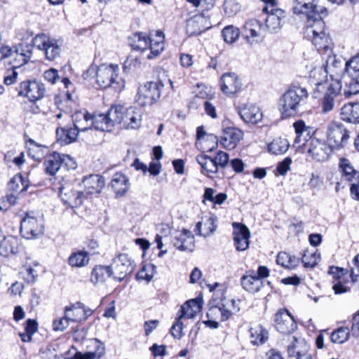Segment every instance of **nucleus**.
<instances>
[{"label": "nucleus", "mask_w": 359, "mask_h": 359, "mask_svg": "<svg viewBox=\"0 0 359 359\" xmlns=\"http://www.w3.org/2000/svg\"><path fill=\"white\" fill-rule=\"evenodd\" d=\"M172 243L180 251L191 252L194 248V236L190 231L184 229L175 233Z\"/></svg>", "instance_id": "nucleus-22"}, {"label": "nucleus", "mask_w": 359, "mask_h": 359, "mask_svg": "<svg viewBox=\"0 0 359 359\" xmlns=\"http://www.w3.org/2000/svg\"><path fill=\"white\" fill-rule=\"evenodd\" d=\"M62 154L53 152L46 156L43 165L46 174L54 175L62 166Z\"/></svg>", "instance_id": "nucleus-38"}, {"label": "nucleus", "mask_w": 359, "mask_h": 359, "mask_svg": "<svg viewBox=\"0 0 359 359\" xmlns=\"http://www.w3.org/2000/svg\"><path fill=\"white\" fill-rule=\"evenodd\" d=\"M318 87L325 88L324 97L322 100L321 107L322 113L326 114L332 111L334 106V97L339 95L341 90V83L339 79H334L332 81L326 80L324 83H318Z\"/></svg>", "instance_id": "nucleus-13"}, {"label": "nucleus", "mask_w": 359, "mask_h": 359, "mask_svg": "<svg viewBox=\"0 0 359 359\" xmlns=\"http://www.w3.org/2000/svg\"><path fill=\"white\" fill-rule=\"evenodd\" d=\"M22 278L27 283H34L38 276L36 271L31 266H25L22 271H21Z\"/></svg>", "instance_id": "nucleus-55"}, {"label": "nucleus", "mask_w": 359, "mask_h": 359, "mask_svg": "<svg viewBox=\"0 0 359 359\" xmlns=\"http://www.w3.org/2000/svg\"><path fill=\"white\" fill-rule=\"evenodd\" d=\"M293 127L297 134L294 144L297 147L305 145L309 155L317 161L323 162L329 158L332 149L324 140L311 137L308 140L311 128L306 126L304 121L299 120L294 122Z\"/></svg>", "instance_id": "nucleus-1"}, {"label": "nucleus", "mask_w": 359, "mask_h": 359, "mask_svg": "<svg viewBox=\"0 0 359 359\" xmlns=\"http://www.w3.org/2000/svg\"><path fill=\"white\" fill-rule=\"evenodd\" d=\"M357 175V178L352 182L350 191L352 197L355 200H359V174Z\"/></svg>", "instance_id": "nucleus-64"}, {"label": "nucleus", "mask_w": 359, "mask_h": 359, "mask_svg": "<svg viewBox=\"0 0 359 359\" xmlns=\"http://www.w3.org/2000/svg\"><path fill=\"white\" fill-rule=\"evenodd\" d=\"M276 263L285 269H293L298 266L299 259L285 252H280L277 255Z\"/></svg>", "instance_id": "nucleus-45"}, {"label": "nucleus", "mask_w": 359, "mask_h": 359, "mask_svg": "<svg viewBox=\"0 0 359 359\" xmlns=\"http://www.w3.org/2000/svg\"><path fill=\"white\" fill-rule=\"evenodd\" d=\"M276 330L284 334L292 332L297 328L293 316L287 309L279 310L275 317Z\"/></svg>", "instance_id": "nucleus-19"}, {"label": "nucleus", "mask_w": 359, "mask_h": 359, "mask_svg": "<svg viewBox=\"0 0 359 359\" xmlns=\"http://www.w3.org/2000/svg\"><path fill=\"white\" fill-rule=\"evenodd\" d=\"M122 119L121 128L127 130H137L142 124V114L135 107L125 108Z\"/></svg>", "instance_id": "nucleus-23"}, {"label": "nucleus", "mask_w": 359, "mask_h": 359, "mask_svg": "<svg viewBox=\"0 0 359 359\" xmlns=\"http://www.w3.org/2000/svg\"><path fill=\"white\" fill-rule=\"evenodd\" d=\"M240 299H222V302L217 306H211L208 312V317H217L219 316L222 321H226L230 318L233 314H236L240 311Z\"/></svg>", "instance_id": "nucleus-12"}, {"label": "nucleus", "mask_w": 359, "mask_h": 359, "mask_svg": "<svg viewBox=\"0 0 359 359\" xmlns=\"http://www.w3.org/2000/svg\"><path fill=\"white\" fill-rule=\"evenodd\" d=\"M81 130L77 129L75 126L70 128H57L56 130L58 140L64 144H69L74 142Z\"/></svg>", "instance_id": "nucleus-44"}, {"label": "nucleus", "mask_w": 359, "mask_h": 359, "mask_svg": "<svg viewBox=\"0 0 359 359\" xmlns=\"http://www.w3.org/2000/svg\"><path fill=\"white\" fill-rule=\"evenodd\" d=\"M327 15L316 12L306 16L307 22L304 36L312 42L318 51H331L332 42L325 32V25L323 20Z\"/></svg>", "instance_id": "nucleus-2"}, {"label": "nucleus", "mask_w": 359, "mask_h": 359, "mask_svg": "<svg viewBox=\"0 0 359 359\" xmlns=\"http://www.w3.org/2000/svg\"><path fill=\"white\" fill-rule=\"evenodd\" d=\"M196 161L201 167V173L208 177H212V175L218 172L214 159L207 155L198 156Z\"/></svg>", "instance_id": "nucleus-37"}, {"label": "nucleus", "mask_w": 359, "mask_h": 359, "mask_svg": "<svg viewBox=\"0 0 359 359\" xmlns=\"http://www.w3.org/2000/svg\"><path fill=\"white\" fill-rule=\"evenodd\" d=\"M346 71L348 75L359 78V56L353 57L346 62Z\"/></svg>", "instance_id": "nucleus-54"}, {"label": "nucleus", "mask_w": 359, "mask_h": 359, "mask_svg": "<svg viewBox=\"0 0 359 359\" xmlns=\"http://www.w3.org/2000/svg\"><path fill=\"white\" fill-rule=\"evenodd\" d=\"M82 182L88 194H100L104 186V177L99 175L84 177Z\"/></svg>", "instance_id": "nucleus-32"}, {"label": "nucleus", "mask_w": 359, "mask_h": 359, "mask_svg": "<svg viewBox=\"0 0 359 359\" xmlns=\"http://www.w3.org/2000/svg\"><path fill=\"white\" fill-rule=\"evenodd\" d=\"M309 345L303 339L292 337L290 345L287 346V355L289 357H296V359H302L308 356Z\"/></svg>", "instance_id": "nucleus-29"}, {"label": "nucleus", "mask_w": 359, "mask_h": 359, "mask_svg": "<svg viewBox=\"0 0 359 359\" xmlns=\"http://www.w3.org/2000/svg\"><path fill=\"white\" fill-rule=\"evenodd\" d=\"M217 217L214 215H205L198 222L195 231L201 236H208L215 232L217 228Z\"/></svg>", "instance_id": "nucleus-30"}, {"label": "nucleus", "mask_w": 359, "mask_h": 359, "mask_svg": "<svg viewBox=\"0 0 359 359\" xmlns=\"http://www.w3.org/2000/svg\"><path fill=\"white\" fill-rule=\"evenodd\" d=\"M241 118L245 122L256 124L262 119V113L255 104H246L239 111Z\"/></svg>", "instance_id": "nucleus-31"}, {"label": "nucleus", "mask_w": 359, "mask_h": 359, "mask_svg": "<svg viewBox=\"0 0 359 359\" xmlns=\"http://www.w3.org/2000/svg\"><path fill=\"white\" fill-rule=\"evenodd\" d=\"M224 40L228 43H233L238 40L240 31L237 27L233 25L225 27L222 32Z\"/></svg>", "instance_id": "nucleus-50"}, {"label": "nucleus", "mask_w": 359, "mask_h": 359, "mask_svg": "<svg viewBox=\"0 0 359 359\" xmlns=\"http://www.w3.org/2000/svg\"><path fill=\"white\" fill-rule=\"evenodd\" d=\"M224 13L228 16H233L240 11V6L236 0H224Z\"/></svg>", "instance_id": "nucleus-56"}, {"label": "nucleus", "mask_w": 359, "mask_h": 359, "mask_svg": "<svg viewBox=\"0 0 359 359\" xmlns=\"http://www.w3.org/2000/svg\"><path fill=\"white\" fill-rule=\"evenodd\" d=\"M355 268L351 269L350 276L352 282L358 284L359 288V254L354 258Z\"/></svg>", "instance_id": "nucleus-63"}, {"label": "nucleus", "mask_w": 359, "mask_h": 359, "mask_svg": "<svg viewBox=\"0 0 359 359\" xmlns=\"http://www.w3.org/2000/svg\"><path fill=\"white\" fill-rule=\"evenodd\" d=\"M293 11L296 14H305L306 16L319 12L328 15L327 8L318 4V0H294Z\"/></svg>", "instance_id": "nucleus-18"}, {"label": "nucleus", "mask_w": 359, "mask_h": 359, "mask_svg": "<svg viewBox=\"0 0 359 359\" xmlns=\"http://www.w3.org/2000/svg\"><path fill=\"white\" fill-rule=\"evenodd\" d=\"M205 11L203 9L201 13L194 15L187 21V32L189 36L199 35L211 27V22Z\"/></svg>", "instance_id": "nucleus-17"}, {"label": "nucleus", "mask_w": 359, "mask_h": 359, "mask_svg": "<svg viewBox=\"0 0 359 359\" xmlns=\"http://www.w3.org/2000/svg\"><path fill=\"white\" fill-rule=\"evenodd\" d=\"M350 335V330L346 327H341L332 332L330 339L333 343L342 344L346 341Z\"/></svg>", "instance_id": "nucleus-51"}, {"label": "nucleus", "mask_w": 359, "mask_h": 359, "mask_svg": "<svg viewBox=\"0 0 359 359\" xmlns=\"http://www.w3.org/2000/svg\"><path fill=\"white\" fill-rule=\"evenodd\" d=\"M292 159L290 157H286L284 160L280 162L277 167L276 170L280 175H285L288 170L290 169L292 164Z\"/></svg>", "instance_id": "nucleus-61"}, {"label": "nucleus", "mask_w": 359, "mask_h": 359, "mask_svg": "<svg viewBox=\"0 0 359 359\" xmlns=\"http://www.w3.org/2000/svg\"><path fill=\"white\" fill-rule=\"evenodd\" d=\"M95 351H89L84 354L77 352L72 359H99L104 355L105 347L103 343L95 339L93 341Z\"/></svg>", "instance_id": "nucleus-40"}, {"label": "nucleus", "mask_w": 359, "mask_h": 359, "mask_svg": "<svg viewBox=\"0 0 359 359\" xmlns=\"http://www.w3.org/2000/svg\"><path fill=\"white\" fill-rule=\"evenodd\" d=\"M33 45H29L28 43L25 44H19V46L16 48L15 53L17 54H20L23 57V60L25 62H27L31 57L32 55V48Z\"/></svg>", "instance_id": "nucleus-57"}, {"label": "nucleus", "mask_w": 359, "mask_h": 359, "mask_svg": "<svg viewBox=\"0 0 359 359\" xmlns=\"http://www.w3.org/2000/svg\"><path fill=\"white\" fill-rule=\"evenodd\" d=\"M60 197L65 204L72 208H77L83 203L82 191H74L66 187L60 189Z\"/></svg>", "instance_id": "nucleus-28"}, {"label": "nucleus", "mask_w": 359, "mask_h": 359, "mask_svg": "<svg viewBox=\"0 0 359 359\" xmlns=\"http://www.w3.org/2000/svg\"><path fill=\"white\" fill-rule=\"evenodd\" d=\"M124 109L125 107L121 105H113L106 114H97L96 130L110 131L115 125L121 126Z\"/></svg>", "instance_id": "nucleus-9"}, {"label": "nucleus", "mask_w": 359, "mask_h": 359, "mask_svg": "<svg viewBox=\"0 0 359 359\" xmlns=\"http://www.w3.org/2000/svg\"><path fill=\"white\" fill-rule=\"evenodd\" d=\"M243 131L233 127H228L223 131V135L221 138V144L227 149H234L237 144L243 138Z\"/></svg>", "instance_id": "nucleus-26"}, {"label": "nucleus", "mask_w": 359, "mask_h": 359, "mask_svg": "<svg viewBox=\"0 0 359 359\" xmlns=\"http://www.w3.org/2000/svg\"><path fill=\"white\" fill-rule=\"evenodd\" d=\"M326 137L332 150L344 148L350 139V132L339 121H331L327 126Z\"/></svg>", "instance_id": "nucleus-6"}, {"label": "nucleus", "mask_w": 359, "mask_h": 359, "mask_svg": "<svg viewBox=\"0 0 359 359\" xmlns=\"http://www.w3.org/2000/svg\"><path fill=\"white\" fill-rule=\"evenodd\" d=\"M28 154L33 159L40 161L48 152V147L38 144L34 140L27 141Z\"/></svg>", "instance_id": "nucleus-41"}, {"label": "nucleus", "mask_w": 359, "mask_h": 359, "mask_svg": "<svg viewBox=\"0 0 359 359\" xmlns=\"http://www.w3.org/2000/svg\"><path fill=\"white\" fill-rule=\"evenodd\" d=\"M341 119L347 123H359V102L345 104L341 109Z\"/></svg>", "instance_id": "nucleus-34"}, {"label": "nucleus", "mask_w": 359, "mask_h": 359, "mask_svg": "<svg viewBox=\"0 0 359 359\" xmlns=\"http://www.w3.org/2000/svg\"><path fill=\"white\" fill-rule=\"evenodd\" d=\"M118 65H102L100 67L90 66L83 73V77L87 79L96 76L97 85L102 88L111 87L116 90H121L124 88V81L118 76Z\"/></svg>", "instance_id": "nucleus-4"}, {"label": "nucleus", "mask_w": 359, "mask_h": 359, "mask_svg": "<svg viewBox=\"0 0 359 359\" xmlns=\"http://www.w3.org/2000/svg\"><path fill=\"white\" fill-rule=\"evenodd\" d=\"M344 95L346 97H350L359 93V78L348 75L347 72L344 74Z\"/></svg>", "instance_id": "nucleus-39"}, {"label": "nucleus", "mask_w": 359, "mask_h": 359, "mask_svg": "<svg viewBox=\"0 0 359 359\" xmlns=\"http://www.w3.org/2000/svg\"><path fill=\"white\" fill-rule=\"evenodd\" d=\"M233 231V242L238 251H244L249 247L250 232L249 229L243 224L233 222L232 224Z\"/></svg>", "instance_id": "nucleus-20"}, {"label": "nucleus", "mask_w": 359, "mask_h": 359, "mask_svg": "<svg viewBox=\"0 0 359 359\" xmlns=\"http://www.w3.org/2000/svg\"><path fill=\"white\" fill-rule=\"evenodd\" d=\"M111 187L116 196H123L130 188L129 180L124 174L116 172L111 181Z\"/></svg>", "instance_id": "nucleus-33"}, {"label": "nucleus", "mask_w": 359, "mask_h": 359, "mask_svg": "<svg viewBox=\"0 0 359 359\" xmlns=\"http://www.w3.org/2000/svg\"><path fill=\"white\" fill-rule=\"evenodd\" d=\"M339 167L342 172V177L347 181L352 182L357 178L359 172L356 171L347 158L340 159Z\"/></svg>", "instance_id": "nucleus-47"}, {"label": "nucleus", "mask_w": 359, "mask_h": 359, "mask_svg": "<svg viewBox=\"0 0 359 359\" xmlns=\"http://www.w3.org/2000/svg\"><path fill=\"white\" fill-rule=\"evenodd\" d=\"M241 285L243 289L250 293L260 291L264 286V281L257 276L256 271L249 270L241 277Z\"/></svg>", "instance_id": "nucleus-24"}, {"label": "nucleus", "mask_w": 359, "mask_h": 359, "mask_svg": "<svg viewBox=\"0 0 359 359\" xmlns=\"http://www.w3.org/2000/svg\"><path fill=\"white\" fill-rule=\"evenodd\" d=\"M229 156L227 153L219 151L217 152L215 157L212 158L214 159L217 168H219V167L224 168L229 163Z\"/></svg>", "instance_id": "nucleus-58"}, {"label": "nucleus", "mask_w": 359, "mask_h": 359, "mask_svg": "<svg viewBox=\"0 0 359 359\" xmlns=\"http://www.w3.org/2000/svg\"><path fill=\"white\" fill-rule=\"evenodd\" d=\"M290 144L287 139L278 137L268 144V149L271 154L278 155L285 153L288 150Z\"/></svg>", "instance_id": "nucleus-46"}, {"label": "nucleus", "mask_w": 359, "mask_h": 359, "mask_svg": "<svg viewBox=\"0 0 359 359\" xmlns=\"http://www.w3.org/2000/svg\"><path fill=\"white\" fill-rule=\"evenodd\" d=\"M163 84L159 82L150 81L139 88L137 102L142 107L150 106L156 102L161 96Z\"/></svg>", "instance_id": "nucleus-11"}, {"label": "nucleus", "mask_w": 359, "mask_h": 359, "mask_svg": "<svg viewBox=\"0 0 359 359\" xmlns=\"http://www.w3.org/2000/svg\"><path fill=\"white\" fill-rule=\"evenodd\" d=\"M32 45L43 52L47 60L53 61L60 54L62 43L59 40L42 33L36 35L32 39Z\"/></svg>", "instance_id": "nucleus-7"}, {"label": "nucleus", "mask_w": 359, "mask_h": 359, "mask_svg": "<svg viewBox=\"0 0 359 359\" xmlns=\"http://www.w3.org/2000/svg\"><path fill=\"white\" fill-rule=\"evenodd\" d=\"M43 78L49 83L54 84L60 79L58 72L57 69L51 68L43 73Z\"/></svg>", "instance_id": "nucleus-62"}, {"label": "nucleus", "mask_w": 359, "mask_h": 359, "mask_svg": "<svg viewBox=\"0 0 359 359\" xmlns=\"http://www.w3.org/2000/svg\"><path fill=\"white\" fill-rule=\"evenodd\" d=\"M243 33L247 40L254 39L265 34V28L260 21L252 19L245 22Z\"/></svg>", "instance_id": "nucleus-35"}, {"label": "nucleus", "mask_w": 359, "mask_h": 359, "mask_svg": "<svg viewBox=\"0 0 359 359\" xmlns=\"http://www.w3.org/2000/svg\"><path fill=\"white\" fill-rule=\"evenodd\" d=\"M320 259V254L316 251L306 250L302 257V262L305 268H314Z\"/></svg>", "instance_id": "nucleus-48"}, {"label": "nucleus", "mask_w": 359, "mask_h": 359, "mask_svg": "<svg viewBox=\"0 0 359 359\" xmlns=\"http://www.w3.org/2000/svg\"><path fill=\"white\" fill-rule=\"evenodd\" d=\"M111 273L113 274V278L121 281L124 278L131 273L135 269V264L134 261L126 253L120 254L115 257L111 265Z\"/></svg>", "instance_id": "nucleus-14"}, {"label": "nucleus", "mask_w": 359, "mask_h": 359, "mask_svg": "<svg viewBox=\"0 0 359 359\" xmlns=\"http://www.w3.org/2000/svg\"><path fill=\"white\" fill-rule=\"evenodd\" d=\"M69 320L65 318H56L53 321V330L55 332H62L69 326Z\"/></svg>", "instance_id": "nucleus-60"}, {"label": "nucleus", "mask_w": 359, "mask_h": 359, "mask_svg": "<svg viewBox=\"0 0 359 359\" xmlns=\"http://www.w3.org/2000/svg\"><path fill=\"white\" fill-rule=\"evenodd\" d=\"M266 6L262 9L264 13L266 14L265 19V31L273 33L278 32L281 27V19L284 18L283 10L276 7L275 0H263Z\"/></svg>", "instance_id": "nucleus-10"}, {"label": "nucleus", "mask_w": 359, "mask_h": 359, "mask_svg": "<svg viewBox=\"0 0 359 359\" xmlns=\"http://www.w3.org/2000/svg\"><path fill=\"white\" fill-rule=\"evenodd\" d=\"M267 332L262 327L251 328V342L255 345L262 344L267 339Z\"/></svg>", "instance_id": "nucleus-49"}, {"label": "nucleus", "mask_w": 359, "mask_h": 359, "mask_svg": "<svg viewBox=\"0 0 359 359\" xmlns=\"http://www.w3.org/2000/svg\"><path fill=\"white\" fill-rule=\"evenodd\" d=\"M65 318L71 322L79 323L87 319L91 311H86L83 304L77 302L65 308Z\"/></svg>", "instance_id": "nucleus-27"}, {"label": "nucleus", "mask_w": 359, "mask_h": 359, "mask_svg": "<svg viewBox=\"0 0 359 359\" xmlns=\"http://www.w3.org/2000/svg\"><path fill=\"white\" fill-rule=\"evenodd\" d=\"M202 309L200 299H190L181 306V318H193Z\"/></svg>", "instance_id": "nucleus-36"}, {"label": "nucleus", "mask_w": 359, "mask_h": 359, "mask_svg": "<svg viewBox=\"0 0 359 359\" xmlns=\"http://www.w3.org/2000/svg\"><path fill=\"white\" fill-rule=\"evenodd\" d=\"M89 252L83 250L73 252L69 257L68 263L72 267H84L89 263Z\"/></svg>", "instance_id": "nucleus-42"}, {"label": "nucleus", "mask_w": 359, "mask_h": 359, "mask_svg": "<svg viewBox=\"0 0 359 359\" xmlns=\"http://www.w3.org/2000/svg\"><path fill=\"white\" fill-rule=\"evenodd\" d=\"M18 95L35 102L43 97L46 88L44 84L37 81H25L20 83L18 88Z\"/></svg>", "instance_id": "nucleus-15"}, {"label": "nucleus", "mask_w": 359, "mask_h": 359, "mask_svg": "<svg viewBox=\"0 0 359 359\" xmlns=\"http://www.w3.org/2000/svg\"><path fill=\"white\" fill-rule=\"evenodd\" d=\"M309 97L307 90L299 85H291L279 100V110L283 118L293 117L303 109Z\"/></svg>", "instance_id": "nucleus-3"}, {"label": "nucleus", "mask_w": 359, "mask_h": 359, "mask_svg": "<svg viewBox=\"0 0 359 359\" xmlns=\"http://www.w3.org/2000/svg\"><path fill=\"white\" fill-rule=\"evenodd\" d=\"M323 54H327V58L325 60V72L330 75V79H327L329 81H332L334 79H339V76L341 74L346 72V67L344 68V61L341 59L337 58V56L332 53V44L331 45V51L325 52L322 50Z\"/></svg>", "instance_id": "nucleus-16"}, {"label": "nucleus", "mask_w": 359, "mask_h": 359, "mask_svg": "<svg viewBox=\"0 0 359 359\" xmlns=\"http://www.w3.org/2000/svg\"><path fill=\"white\" fill-rule=\"evenodd\" d=\"M220 86L222 91L224 94L231 95L241 90L242 82L236 73L227 72L221 76Z\"/></svg>", "instance_id": "nucleus-21"}, {"label": "nucleus", "mask_w": 359, "mask_h": 359, "mask_svg": "<svg viewBox=\"0 0 359 359\" xmlns=\"http://www.w3.org/2000/svg\"><path fill=\"white\" fill-rule=\"evenodd\" d=\"M44 233V223L34 212H27L20 222V233L26 239H34Z\"/></svg>", "instance_id": "nucleus-8"}, {"label": "nucleus", "mask_w": 359, "mask_h": 359, "mask_svg": "<svg viewBox=\"0 0 359 359\" xmlns=\"http://www.w3.org/2000/svg\"><path fill=\"white\" fill-rule=\"evenodd\" d=\"M154 269L155 266L153 264L144 265L137 273V279L146 280L149 283L154 276Z\"/></svg>", "instance_id": "nucleus-53"}, {"label": "nucleus", "mask_w": 359, "mask_h": 359, "mask_svg": "<svg viewBox=\"0 0 359 359\" xmlns=\"http://www.w3.org/2000/svg\"><path fill=\"white\" fill-rule=\"evenodd\" d=\"M109 266H95L92 271L90 280L95 285L103 283L105 281L107 278L113 276Z\"/></svg>", "instance_id": "nucleus-43"}, {"label": "nucleus", "mask_w": 359, "mask_h": 359, "mask_svg": "<svg viewBox=\"0 0 359 359\" xmlns=\"http://www.w3.org/2000/svg\"><path fill=\"white\" fill-rule=\"evenodd\" d=\"M180 316L172 325L170 329V334L175 339H180L182 337L183 323Z\"/></svg>", "instance_id": "nucleus-59"}, {"label": "nucleus", "mask_w": 359, "mask_h": 359, "mask_svg": "<svg viewBox=\"0 0 359 359\" xmlns=\"http://www.w3.org/2000/svg\"><path fill=\"white\" fill-rule=\"evenodd\" d=\"M15 241L12 238H4L0 242V255L4 257H8L15 252L13 245Z\"/></svg>", "instance_id": "nucleus-52"}, {"label": "nucleus", "mask_w": 359, "mask_h": 359, "mask_svg": "<svg viewBox=\"0 0 359 359\" xmlns=\"http://www.w3.org/2000/svg\"><path fill=\"white\" fill-rule=\"evenodd\" d=\"M130 47L137 51L150 49L147 58L151 60L158 57L164 49V34L161 31L147 36L142 32L135 33L128 39Z\"/></svg>", "instance_id": "nucleus-5"}, {"label": "nucleus", "mask_w": 359, "mask_h": 359, "mask_svg": "<svg viewBox=\"0 0 359 359\" xmlns=\"http://www.w3.org/2000/svg\"><path fill=\"white\" fill-rule=\"evenodd\" d=\"M74 126L81 131H86L94 127L96 129L97 115H92L87 111H79L72 115Z\"/></svg>", "instance_id": "nucleus-25"}]
</instances>
